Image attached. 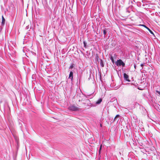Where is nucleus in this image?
Wrapping results in <instances>:
<instances>
[{
	"instance_id": "3",
	"label": "nucleus",
	"mask_w": 160,
	"mask_h": 160,
	"mask_svg": "<svg viewBox=\"0 0 160 160\" xmlns=\"http://www.w3.org/2000/svg\"><path fill=\"white\" fill-rule=\"evenodd\" d=\"M123 75L124 79L127 81L130 82V81L129 79L128 76L125 73H124Z\"/></svg>"
},
{
	"instance_id": "9",
	"label": "nucleus",
	"mask_w": 160,
	"mask_h": 160,
	"mask_svg": "<svg viewBox=\"0 0 160 160\" xmlns=\"http://www.w3.org/2000/svg\"><path fill=\"white\" fill-rule=\"evenodd\" d=\"M119 115H116V117L114 118V121H115V120H117V118H119Z\"/></svg>"
},
{
	"instance_id": "11",
	"label": "nucleus",
	"mask_w": 160,
	"mask_h": 160,
	"mask_svg": "<svg viewBox=\"0 0 160 160\" xmlns=\"http://www.w3.org/2000/svg\"><path fill=\"white\" fill-rule=\"evenodd\" d=\"M100 64H101V65L102 67H103L104 66V65L103 63V62H102V61L101 60V62H100Z\"/></svg>"
},
{
	"instance_id": "14",
	"label": "nucleus",
	"mask_w": 160,
	"mask_h": 160,
	"mask_svg": "<svg viewBox=\"0 0 160 160\" xmlns=\"http://www.w3.org/2000/svg\"><path fill=\"white\" fill-rule=\"evenodd\" d=\"M83 43H84V47H85L86 46V42L85 41H84L83 42Z\"/></svg>"
},
{
	"instance_id": "4",
	"label": "nucleus",
	"mask_w": 160,
	"mask_h": 160,
	"mask_svg": "<svg viewBox=\"0 0 160 160\" xmlns=\"http://www.w3.org/2000/svg\"><path fill=\"white\" fill-rule=\"evenodd\" d=\"M73 78V73L72 71H71L70 72L68 78L71 79V80H72Z\"/></svg>"
},
{
	"instance_id": "13",
	"label": "nucleus",
	"mask_w": 160,
	"mask_h": 160,
	"mask_svg": "<svg viewBox=\"0 0 160 160\" xmlns=\"http://www.w3.org/2000/svg\"><path fill=\"white\" fill-rule=\"evenodd\" d=\"M102 145H101V146H100V149H99V153H100V151H101V149H102Z\"/></svg>"
},
{
	"instance_id": "6",
	"label": "nucleus",
	"mask_w": 160,
	"mask_h": 160,
	"mask_svg": "<svg viewBox=\"0 0 160 160\" xmlns=\"http://www.w3.org/2000/svg\"><path fill=\"white\" fill-rule=\"evenodd\" d=\"M102 99L101 98H100L96 102V104H99L102 101Z\"/></svg>"
},
{
	"instance_id": "12",
	"label": "nucleus",
	"mask_w": 160,
	"mask_h": 160,
	"mask_svg": "<svg viewBox=\"0 0 160 160\" xmlns=\"http://www.w3.org/2000/svg\"><path fill=\"white\" fill-rule=\"evenodd\" d=\"M139 26H142L143 27H145V28H146L147 29V28H148L145 25H143V24H140L139 25Z\"/></svg>"
},
{
	"instance_id": "16",
	"label": "nucleus",
	"mask_w": 160,
	"mask_h": 160,
	"mask_svg": "<svg viewBox=\"0 0 160 160\" xmlns=\"http://www.w3.org/2000/svg\"><path fill=\"white\" fill-rule=\"evenodd\" d=\"M141 66L142 67L143 66V64H142L141 65Z\"/></svg>"
},
{
	"instance_id": "5",
	"label": "nucleus",
	"mask_w": 160,
	"mask_h": 160,
	"mask_svg": "<svg viewBox=\"0 0 160 160\" xmlns=\"http://www.w3.org/2000/svg\"><path fill=\"white\" fill-rule=\"evenodd\" d=\"M5 19H4L3 16H2V26H4V24H5Z\"/></svg>"
},
{
	"instance_id": "1",
	"label": "nucleus",
	"mask_w": 160,
	"mask_h": 160,
	"mask_svg": "<svg viewBox=\"0 0 160 160\" xmlns=\"http://www.w3.org/2000/svg\"><path fill=\"white\" fill-rule=\"evenodd\" d=\"M116 65L118 66H122L124 67L125 65V63L121 59L118 60L116 62Z\"/></svg>"
},
{
	"instance_id": "2",
	"label": "nucleus",
	"mask_w": 160,
	"mask_h": 160,
	"mask_svg": "<svg viewBox=\"0 0 160 160\" xmlns=\"http://www.w3.org/2000/svg\"><path fill=\"white\" fill-rule=\"evenodd\" d=\"M68 109L71 111H76L78 110V108L72 105L70 106L68 108Z\"/></svg>"
},
{
	"instance_id": "7",
	"label": "nucleus",
	"mask_w": 160,
	"mask_h": 160,
	"mask_svg": "<svg viewBox=\"0 0 160 160\" xmlns=\"http://www.w3.org/2000/svg\"><path fill=\"white\" fill-rule=\"evenodd\" d=\"M147 29L152 34L154 35L153 33V32L149 28H147Z\"/></svg>"
},
{
	"instance_id": "17",
	"label": "nucleus",
	"mask_w": 160,
	"mask_h": 160,
	"mask_svg": "<svg viewBox=\"0 0 160 160\" xmlns=\"http://www.w3.org/2000/svg\"><path fill=\"white\" fill-rule=\"evenodd\" d=\"M100 126H101V127H102V125H101V124H100Z\"/></svg>"
},
{
	"instance_id": "8",
	"label": "nucleus",
	"mask_w": 160,
	"mask_h": 160,
	"mask_svg": "<svg viewBox=\"0 0 160 160\" xmlns=\"http://www.w3.org/2000/svg\"><path fill=\"white\" fill-rule=\"evenodd\" d=\"M110 59L111 60L112 62L113 63L114 62V59L112 56H111L110 58Z\"/></svg>"
},
{
	"instance_id": "10",
	"label": "nucleus",
	"mask_w": 160,
	"mask_h": 160,
	"mask_svg": "<svg viewBox=\"0 0 160 160\" xmlns=\"http://www.w3.org/2000/svg\"><path fill=\"white\" fill-rule=\"evenodd\" d=\"M106 29H105L103 30V34L104 35H105L107 33Z\"/></svg>"
},
{
	"instance_id": "15",
	"label": "nucleus",
	"mask_w": 160,
	"mask_h": 160,
	"mask_svg": "<svg viewBox=\"0 0 160 160\" xmlns=\"http://www.w3.org/2000/svg\"><path fill=\"white\" fill-rule=\"evenodd\" d=\"M156 92L158 93V94H159L160 95V92L159 91H156Z\"/></svg>"
}]
</instances>
